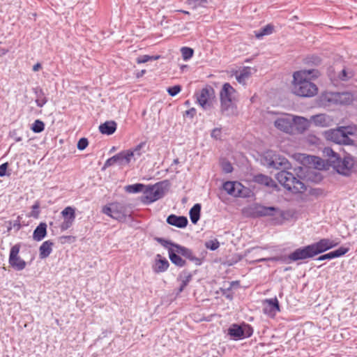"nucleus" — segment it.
<instances>
[{
	"label": "nucleus",
	"mask_w": 357,
	"mask_h": 357,
	"mask_svg": "<svg viewBox=\"0 0 357 357\" xmlns=\"http://www.w3.org/2000/svg\"><path fill=\"white\" fill-rule=\"evenodd\" d=\"M320 75L318 70L303 69L294 72L291 92L297 96L312 98L318 93V87L314 83Z\"/></svg>",
	"instance_id": "obj_1"
},
{
	"label": "nucleus",
	"mask_w": 357,
	"mask_h": 357,
	"mask_svg": "<svg viewBox=\"0 0 357 357\" xmlns=\"http://www.w3.org/2000/svg\"><path fill=\"white\" fill-rule=\"evenodd\" d=\"M324 152L328 155H331L330 162L337 173L344 176L351 174L354 166V160L353 158L345 156L343 159H341L330 148H326Z\"/></svg>",
	"instance_id": "obj_2"
},
{
	"label": "nucleus",
	"mask_w": 357,
	"mask_h": 357,
	"mask_svg": "<svg viewBox=\"0 0 357 357\" xmlns=\"http://www.w3.org/2000/svg\"><path fill=\"white\" fill-rule=\"evenodd\" d=\"M277 181L287 190L292 193H302L306 187L303 182L296 178L292 173L287 171H280L275 176Z\"/></svg>",
	"instance_id": "obj_3"
},
{
	"label": "nucleus",
	"mask_w": 357,
	"mask_h": 357,
	"mask_svg": "<svg viewBox=\"0 0 357 357\" xmlns=\"http://www.w3.org/2000/svg\"><path fill=\"white\" fill-rule=\"evenodd\" d=\"M174 248L169 249V257L171 261L176 266L183 267L185 265V261L183 259L177 254L181 255L188 259L190 261L194 262L196 265H201L202 260L194 255L192 252L183 246H174Z\"/></svg>",
	"instance_id": "obj_4"
},
{
	"label": "nucleus",
	"mask_w": 357,
	"mask_h": 357,
	"mask_svg": "<svg viewBox=\"0 0 357 357\" xmlns=\"http://www.w3.org/2000/svg\"><path fill=\"white\" fill-rule=\"evenodd\" d=\"M220 109L225 112L233 108L237 101V92L229 84L225 83L220 91Z\"/></svg>",
	"instance_id": "obj_5"
},
{
	"label": "nucleus",
	"mask_w": 357,
	"mask_h": 357,
	"mask_svg": "<svg viewBox=\"0 0 357 357\" xmlns=\"http://www.w3.org/2000/svg\"><path fill=\"white\" fill-rule=\"evenodd\" d=\"M349 127L341 126L336 129H331L324 132V137L326 140L333 142L339 144H349L351 139L349 135L353 132L349 131Z\"/></svg>",
	"instance_id": "obj_6"
},
{
	"label": "nucleus",
	"mask_w": 357,
	"mask_h": 357,
	"mask_svg": "<svg viewBox=\"0 0 357 357\" xmlns=\"http://www.w3.org/2000/svg\"><path fill=\"white\" fill-rule=\"evenodd\" d=\"M293 114L287 113L275 114L272 119L277 130L289 135H293Z\"/></svg>",
	"instance_id": "obj_7"
},
{
	"label": "nucleus",
	"mask_w": 357,
	"mask_h": 357,
	"mask_svg": "<svg viewBox=\"0 0 357 357\" xmlns=\"http://www.w3.org/2000/svg\"><path fill=\"white\" fill-rule=\"evenodd\" d=\"M162 184L159 182L153 185H148L144 190L142 202L144 204H149L162 198L165 195V188Z\"/></svg>",
	"instance_id": "obj_8"
},
{
	"label": "nucleus",
	"mask_w": 357,
	"mask_h": 357,
	"mask_svg": "<svg viewBox=\"0 0 357 357\" xmlns=\"http://www.w3.org/2000/svg\"><path fill=\"white\" fill-rule=\"evenodd\" d=\"M195 96L197 102L204 109L212 107L215 98L214 89L211 86L202 89L195 94Z\"/></svg>",
	"instance_id": "obj_9"
},
{
	"label": "nucleus",
	"mask_w": 357,
	"mask_h": 357,
	"mask_svg": "<svg viewBox=\"0 0 357 357\" xmlns=\"http://www.w3.org/2000/svg\"><path fill=\"white\" fill-rule=\"evenodd\" d=\"M21 245L17 243L10 248L8 263L15 271H21L26 266V262L20 256Z\"/></svg>",
	"instance_id": "obj_10"
},
{
	"label": "nucleus",
	"mask_w": 357,
	"mask_h": 357,
	"mask_svg": "<svg viewBox=\"0 0 357 357\" xmlns=\"http://www.w3.org/2000/svg\"><path fill=\"white\" fill-rule=\"evenodd\" d=\"M252 334L253 328L248 324L241 325L234 324L228 329V335L236 340L250 337Z\"/></svg>",
	"instance_id": "obj_11"
},
{
	"label": "nucleus",
	"mask_w": 357,
	"mask_h": 357,
	"mask_svg": "<svg viewBox=\"0 0 357 357\" xmlns=\"http://www.w3.org/2000/svg\"><path fill=\"white\" fill-rule=\"evenodd\" d=\"M326 98L328 102L344 105L351 104L354 100L353 94L349 92L330 93L326 95Z\"/></svg>",
	"instance_id": "obj_12"
},
{
	"label": "nucleus",
	"mask_w": 357,
	"mask_h": 357,
	"mask_svg": "<svg viewBox=\"0 0 357 357\" xmlns=\"http://www.w3.org/2000/svg\"><path fill=\"white\" fill-rule=\"evenodd\" d=\"M337 245L338 243H335L328 238H321L318 242L310 244V245L314 257L337 246Z\"/></svg>",
	"instance_id": "obj_13"
},
{
	"label": "nucleus",
	"mask_w": 357,
	"mask_h": 357,
	"mask_svg": "<svg viewBox=\"0 0 357 357\" xmlns=\"http://www.w3.org/2000/svg\"><path fill=\"white\" fill-rule=\"evenodd\" d=\"M61 214L63 221L60 225V229L65 231L73 225L75 220V208L72 206H67L61 211Z\"/></svg>",
	"instance_id": "obj_14"
},
{
	"label": "nucleus",
	"mask_w": 357,
	"mask_h": 357,
	"mask_svg": "<svg viewBox=\"0 0 357 357\" xmlns=\"http://www.w3.org/2000/svg\"><path fill=\"white\" fill-rule=\"evenodd\" d=\"M294 122L293 134L299 133L302 134L309 129L311 123V118L307 119L305 117L293 115Z\"/></svg>",
	"instance_id": "obj_15"
},
{
	"label": "nucleus",
	"mask_w": 357,
	"mask_h": 357,
	"mask_svg": "<svg viewBox=\"0 0 357 357\" xmlns=\"http://www.w3.org/2000/svg\"><path fill=\"white\" fill-rule=\"evenodd\" d=\"M264 304V313L271 318H274L276 314L280 311L279 301L276 297L266 299Z\"/></svg>",
	"instance_id": "obj_16"
},
{
	"label": "nucleus",
	"mask_w": 357,
	"mask_h": 357,
	"mask_svg": "<svg viewBox=\"0 0 357 357\" xmlns=\"http://www.w3.org/2000/svg\"><path fill=\"white\" fill-rule=\"evenodd\" d=\"M311 123L316 127L326 128L331 126L334 123V118L326 114H319L311 117Z\"/></svg>",
	"instance_id": "obj_17"
},
{
	"label": "nucleus",
	"mask_w": 357,
	"mask_h": 357,
	"mask_svg": "<svg viewBox=\"0 0 357 357\" xmlns=\"http://www.w3.org/2000/svg\"><path fill=\"white\" fill-rule=\"evenodd\" d=\"M313 257L314 255L311 250L310 245H308L307 246L295 250L289 255V259L291 261H295L298 260H303L308 258H312Z\"/></svg>",
	"instance_id": "obj_18"
},
{
	"label": "nucleus",
	"mask_w": 357,
	"mask_h": 357,
	"mask_svg": "<svg viewBox=\"0 0 357 357\" xmlns=\"http://www.w3.org/2000/svg\"><path fill=\"white\" fill-rule=\"evenodd\" d=\"M102 213L114 219H119L123 216V207L117 203L110 204L102 208Z\"/></svg>",
	"instance_id": "obj_19"
},
{
	"label": "nucleus",
	"mask_w": 357,
	"mask_h": 357,
	"mask_svg": "<svg viewBox=\"0 0 357 357\" xmlns=\"http://www.w3.org/2000/svg\"><path fill=\"white\" fill-rule=\"evenodd\" d=\"M224 190L230 195L239 197L242 194L243 186L236 181H227L223 184Z\"/></svg>",
	"instance_id": "obj_20"
},
{
	"label": "nucleus",
	"mask_w": 357,
	"mask_h": 357,
	"mask_svg": "<svg viewBox=\"0 0 357 357\" xmlns=\"http://www.w3.org/2000/svg\"><path fill=\"white\" fill-rule=\"evenodd\" d=\"M169 264L167 259L160 255H157L155 259V263L153 266V269L154 272L162 273L166 271L169 268Z\"/></svg>",
	"instance_id": "obj_21"
},
{
	"label": "nucleus",
	"mask_w": 357,
	"mask_h": 357,
	"mask_svg": "<svg viewBox=\"0 0 357 357\" xmlns=\"http://www.w3.org/2000/svg\"><path fill=\"white\" fill-rule=\"evenodd\" d=\"M168 224L176 226L178 228H184L188 224V220L184 216H177L176 215H170L167 219Z\"/></svg>",
	"instance_id": "obj_22"
},
{
	"label": "nucleus",
	"mask_w": 357,
	"mask_h": 357,
	"mask_svg": "<svg viewBox=\"0 0 357 357\" xmlns=\"http://www.w3.org/2000/svg\"><path fill=\"white\" fill-rule=\"evenodd\" d=\"M117 124L114 121H107L99 126V131L107 135H111L116 130Z\"/></svg>",
	"instance_id": "obj_23"
},
{
	"label": "nucleus",
	"mask_w": 357,
	"mask_h": 357,
	"mask_svg": "<svg viewBox=\"0 0 357 357\" xmlns=\"http://www.w3.org/2000/svg\"><path fill=\"white\" fill-rule=\"evenodd\" d=\"M54 246V243L47 240L44 241L39 248V256L40 259H45L51 254L52 252Z\"/></svg>",
	"instance_id": "obj_24"
},
{
	"label": "nucleus",
	"mask_w": 357,
	"mask_h": 357,
	"mask_svg": "<svg viewBox=\"0 0 357 357\" xmlns=\"http://www.w3.org/2000/svg\"><path fill=\"white\" fill-rule=\"evenodd\" d=\"M47 235V224L40 222L33 233V238L36 241H40Z\"/></svg>",
	"instance_id": "obj_25"
},
{
	"label": "nucleus",
	"mask_w": 357,
	"mask_h": 357,
	"mask_svg": "<svg viewBox=\"0 0 357 357\" xmlns=\"http://www.w3.org/2000/svg\"><path fill=\"white\" fill-rule=\"evenodd\" d=\"M251 75V68L244 67L240 71L235 73L236 79L240 84H244L245 80L250 77Z\"/></svg>",
	"instance_id": "obj_26"
},
{
	"label": "nucleus",
	"mask_w": 357,
	"mask_h": 357,
	"mask_svg": "<svg viewBox=\"0 0 357 357\" xmlns=\"http://www.w3.org/2000/svg\"><path fill=\"white\" fill-rule=\"evenodd\" d=\"M255 181L270 188H277L275 181L269 176L259 174L255 176Z\"/></svg>",
	"instance_id": "obj_27"
},
{
	"label": "nucleus",
	"mask_w": 357,
	"mask_h": 357,
	"mask_svg": "<svg viewBox=\"0 0 357 357\" xmlns=\"http://www.w3.org/2000/svg\"><path fill=\"white\" fill-rule=\"evenodd\" d=\"M274 31L275 26L271 24H266L264 27H263L260 31H255V36L257 38L259 39L264 36L272 34L274 32Z\"/></svg>",
	"instance_id": "obj_28"
},
{
	"label": "nucleus",
	"mask_w": 357,
	"mask_h": 357,
	"mask_svg": "<svg viewBox=\"0 0 357 357\" xmlns=\"http://www.w3.org/2000/svg\"><path fill=\"white\" fill-rule=\"evenodd\" d=\"M35 93L36 94V103L37 106L39 107H43L47 102L45 93L41 89H36Z\"/></svg>",
	"instance_id": "obj_29"
},
{
	"label": "nucleus",
	"mask_w": 357,
	"mask_h": 357,
	"mask_svg": "<svg viewBox=\"0 0 357 357\" xmlns=\"http://www.w3.org/2000/svg\"><path fill=\"white\" fill-rule=\"evenodd\" d=\"M308 160L312 163L314 168L317 169H324L326 168L327 164L321 158L317 156H310Z\"/></svg>",
	"instance_id": "obj_30"
},
{
	"label": "nucleus",
	"mask_w": 357,
	"mask_h": 357,
	"mask_svg": "<svg viewBox=\"0 0 357 357\" xmlns=\"http://www.w3.org/2000/svg\"><path fill=\"white\" fill-rule=\"evenodd\" d=\"M201 206L199 204H195L190 211V218L192 223L195 224L199 219Z\"/></svg>",
	"instance_id": "obj_31"
},
{
	"label": "nucleus",
	"mask_w": 357,
	"mask_h": 357,
	"mask_svg": "<svg viewBox=\"0 0 357 357\" xmlns=\"http://www.w3.org/2000/svg\"><path fill=\"white\" fill-rule=\"evenodd\" d=\"M185 3L193 10L198 8L206 7L208 0H187Z\"/></svg>",
	"instance_id": "obj_32"
},
{
	"label": "nucleus",
	"mask_w": 357,
	"mask_h": 357,
	"mask_svg": "<svg viewBox=\"0 0 357 357\" xmlns=\"http://www.w3.org/2000/svg\"><path fill=\"white\" fill-rule=\"evenodd\" d=\"M277 209L274 207H266L260 206L257 209V213L261 216L273 215Z\"/></svg>",
	"instance_id": "obj_33"
},
{
	"label": "nucleus",
	"mask_w": 357,
	"mask_h": 357,
	"mask_svg": "<svg viewBox=\"0 0 357 357\" xmlns=\"http://www.w3.org/2000/svg\"><path fill=\"white\" fill-rule=\"evenodd\" d=\"M145 146L144 142H141L138 145H137L135 148L131 149L130 151L133 153V155L136 158V159L142 156V155L145 153L143 151L144 147Z\"/></svg>",
	"instance_id": "obj_34"
},
{
	"label": "nucleus",
	"mask_w": 357,
	"mask_h": 357,
	"mask_svg": "<svg viewBox=\"0 0 357 357\" xmlns=\"http://www.w3.org/2000/svg\"><path fill=\"white\" fill-rule=\"evenodd\" d=\"M182 58L184 61L191 59L194 54L193 49L188 47H183L181 48Z\"/></svg>",
	"instance_id": "obj_35"
},
{
	"label": "nucleus",
	"mask_w": 357,
	"mask_h": 357,
	"mask_svg": "<svg viewBox=\"0 0 357 357\" xmlns=\"http://www.w3.org/2000/svg\"><path fill=\"white\" fill-rule=\"evenodd\" d=\"M129 155L128 154H126V151H121L119 153L116 154V156L118 157V164H119L120 165H129V161H128V156Z\"/></svg>",
	"instance_id": "obj_36"
},
{
	"label": "nucleus",
	"mask_w": 357,
	"mask_h": 357,
	"mask_svg": "<svg viewBox=\"0 0 357 357\" xmlns=\"http://www.w3.org/2000/svg\"><path fill=\"white\" fill-rule=\"evenodd\" d=\"M144 187V184L136 183L126 186V190L130 193H136L142 191Z\"/></svg>",
	"instance_id": "obj_37"
},
{
	"label": "nucleus",
	"mask_w": 357,
	"mask_h": 357,
	"mask_svg": "<svg viewBox=\"0 0 357 357\" xmlns=\"http://www.w3.org/2000/svg\"><path fill=\"white\" fill-rule=\"evenodd\" d=\"M45 129V124L40 120H36L31 126V130L36 133L41 132Z\"/></svg>",
	"instance_id": "obj_38"
},
{
	"label": "nucleus",
	"mask_w": 357,
	"mask_h": 357,
	"mask_svg": "<svg viewBox=\"0 0 357 357\" xmlns=\"http://www.w3.org/2000/svg\"><path fill=\"white\" fill-rule=\"evenodd\" d=\"M220 246V243L217 239L210 240L205 243V247L211 250H215Z\"/></svg>",
	"instance_id": "obj_39"
},
{
	"label": "nucleus",
	"mask_w": 357,
	"mask_h": 357,
	"mask_svg": "<svg viewBox=\"0 0 357 357\" xmlns=\"http://www.w3.org/2000/svg\"><path fill=\"white\" fill-rule=\"evenodd\" d=\"M40 203L39 202H36L32 206V211L29 215V217H33L34 218H38L40 215Z\"/></svg>",
	"instance_id": "obj_40"
},
{
	"label": "nucleus",
	"mask_w": 357,
	"mask_h": 357,
	"mask_svg": "<svg viewBox=\"0 0 357 357\" xmlns=\"http://www.w3.org/2000/svg\"><path fill=\"white\" fill-rule=\"evenodd\" d=\"M159 57H160V56H151L149 55H142L141 56H139L137 59V63H144L148 62L149 61H151V60H157L159 59Z\"/></svg>",
	"instance_id": "obj_41"
},
{
	"label": "nucleus",
	"mask_w": 357,
	"mask_h": 357,
	"mask_svg": "<svg viewBox=\"0 0 357 357\" xmlns=\"http://www.w3.org/2000/svg\"><path fill=\"white\" fill-rule=\"evenodd\" d=\"M157 241L159 242L163 247L167 248L168 251H169V248H175L174 246H179V245L174 244L170 241H168L167 240H165V239L160 238H157Z\"/></svg>",
	"instance_id": "obj_42"
},
{
	"label": "nucleus",
	"mask_w": 357,
	"mask_h": 357,
	"mask_svg": "<svg viewBox=\"0 0 357 357\" xmlns=\"http://www.w3.org/2000/svg\"><path fill=\"white\" fill-rule=\"evenodd\" d=\"M181 91V86L180 85H175L167 88V91L171 96H175L179 93Z\"/></svg>",
	"instance_id": "obj_43"
},
{
	"label": "nucleus",
	"mask_w": 357,
	"mask_h": 357,
	"mask_svg": "<svg viewBox=\"0 0 357 357\" xmlns=\"http://www.w3.org/2000/svg\"><path fill=\"white\" fill-rule=\"evenodd\" d=\"M349 250V248L340 247L338 249L333 251L335 258L340 257L341 256L344 255Z\"/></svg>",
	"instance_id": "obj_44"
},
{
	"label": "nucleus",
	"mask_w": 357,
	"mask_h": 357,
	"mask_svg": "<svg viewBox=\"0 0 357 357\" xmlns=\"http://www.w3.org/2000/svg\"><path fill=\"white\" fill-rule=\"evenodd\" d=\"M117 159H118V157L116 156V154L115 155L108 158L104 164L103 169H106L110 166L114 165L116 163H118Z\"/></svg>",
	"instance_id": "obj_45"
},
{
	"label": "nucleus",
	"mask_w": 357,
	"mask_h": 357,
	"mask_svg": "<svg viewBox=\"0 0 357 357\" xmlns=\"http://www.w3.org/2000/svg\"><path fill=\"white\" fill-rule=\"evenodd\" d=\"M221 167L225 173H231L233 171V167L228 161H222L221 162Z\"/></svg>",
	"instance_id": "obj_46"
},
{
	"label": "nucleus",
	"mask_w": 357,
	"mask_h": 357,
	"mask_svg": "<svg viewBox=\"0 0 357 357\" xmlns=\"http://www.w3.org/2000/svg\"><path fill=\"white\" fill-rule=\"evenodd\" d=\"M88 144V139L86 138L83 137L78 141L77 146L79 150L82 151L87 147Z\"/></svg>",
	"instance_id": "obj_47"
},
{
	"label": "nucleus",
	"mask_w": 357,
	"mask_h": 357,
	"mask_svg": "<svg viewBox=\"0 0 357 357\" xmlns=\"http://www.w3.org/2000/svg\"><path fill=\"white\" fill-rule=\"evenodd\" d=\"M333 258H335V256H334L333 252L332 251V252H328L327 254H325V255L319 256L317 258V260L323 261V260H326V259H333Z\"/></svg>",
	"instance_id": "obj_48"
},
{
	"label": "nucleus",
	"mask_w": 357,
	"mask_h": 357,
	"mask_svg": "<svg viewBox=\"0 0 357 357\" xmlns=\"http://www.w3.org/2000/svg\"><path fill=\"white\" fill-rule=\"evenodd\" d=\"M221 136V130L218 128H215L211 132V137L215 139H219Z\"/></svg>",
	"instance_id": "obj_49"
},
{
	"label": "nucleus",
	"mask_w": 357,
	"mask_h": 357,
	"mask_svg": "<svg viewBox=\"0 0 357 357\" xmlns=\"http://www.w3.org/2000/svg\"><path fill=\"white\" fill-rule=\"evenodd\" d=\"M7 168H8L7 162H5L0 165V176H3L6 175Z\"/></svg>",
	"instance_id": "obj_50"
},
{
	"label": "nucleus",
	"mask_w": 357,
	"mask_h": 357,
	"mask_svg": "<svg viewBox=\"0 0 357 357\" xmlns=\"http://www.w3.org/2000/svg\"><path fill=\"white\" fill-rule=\"evenodd\" d=\"M191 280V275H188L185 280H183L182 281V284L181 286V288H180V291H182L183 289L187 286L188 283L190 282V280Z\"/></svg>",
	"instance_id": "obj_51"
},
{
	"label": "nucleus",
	"mask_w": 357,
	"mask_h": 357,
	"mask_svg": "<svg viewBox=\"0 0 357 357\" xmlns=\"http://www.w3.org/2000/svg\"><path fill=\"white\" fill-rule=\"evenodd\" d=\"M126 154L129 155L128 156L129 163H130L131 161H132V160L135 161L137 160L136 158L133 155V153H132L130 149L126 150Z\"/></svg>",
	"instance_id": "obj_52"
},
{
	"label": "nucleus",
	"mask_w": 357,
	"mask_h": 357,
	"mask_svg": "<svg viewBox=\"0 0 357 357\" xmlns=\"http://www.w3.org/2000/svg\"><path fill=\"white\" fill-rule=\"evenodd\" d=\"M195 114H196V109L193 107L185 112V115L190 116V117H193Z\"/></svg>",
	"instance_id": "obj_53"
},
{
	"label": "nucleus",
	"mask_w": 357,
	"mask_h": 357,
	"mask_svg": "<svg viewBox=\"0 0 357 357\" xmlns=\"http://www.w3.org/2000/svg\"><path fill=\"white\" fill-rule=\"evenodd\" d=\"M42 68V66L40 63H36L33 66V70L34 72H37L40 69H41Z\"/></svg>",
	"instance_id": "obj_54"
},
{
	"label": "nucleus",
	"mask_w": 357,
	"mask_h": 357,
	"mask_svg": "<svg viewBox=\"0 0 357 357\" xmlns=\"http://www.w3.org/2000/svg\"><path fill=\"white\" fill-rule=\"evenodd\" d=\"M178 11L181 12V13H184L185 15H189L190 14V13L188 11H187V10H178Z\"/></svg>",
	"instance_id": "obj_55"
},
{
	"label": "nucleus",
	"mask_w": 357,
	"mask_h": 357,
	"mask_svg": "<svg viewBox=\"0 0 357 357\" xmlns=\"http://www.w3.org/2000/svg\"><path fill=\"white\" fill-rule=\"evenodd\" d=\"M173 163L175 164V165H178L179 163L178 159V158L174 159V161H173Z\"/></svg>",
	"instance_id": "obj_56"
},
{
	"label": "nucleus",
	"mask_w": 357,
	"mask_h": 357,
	"mask_svg": "<svg viewBox=\"0 0 357 357\" xmlns=\"http://www.w3.org/2000/svg\"><path fill=\"white\" fill-rule=\"evenodd\" d=\"M145 73H146V70H142L141 74H140V75H137V77L142 76V75H144Z\"/></svg>",
	"instance_id": "obj_57"
},
{
	"label": "nucleus",
	"mask_w": 357,
	"mask_h": 357,
	"mask_svg": "<svg viewBox=\"0 0 357 357\" xmlns=\"http://www.w3.org/2000/svg\"><path fill=\"white\" fill-rule=\"evenodd\" d=\"M63 238H68V239H70V238H73V239H74V238H75V237H73V236H64Z\"/></svg>",
	"instance_id": "obj_58"
},
{
	"label": "nucleus",
	"mask_w": 357,
	"mask_h": 357,
	"mask_svg": "<svg viewBox=\"0 0 357 357\" xmlns=\"http://www.w3.org/2000/svg\"><path fill=\"white\" fill-rule=\"evenodd\" d=\"M185 104L189 105V101H188V100H187V101L185 102Z\"/></svg>",
	"instance_id": "obj_59"
}]
</instances>
